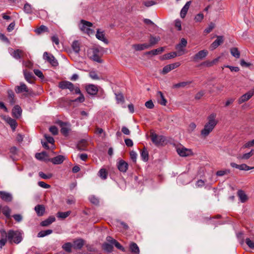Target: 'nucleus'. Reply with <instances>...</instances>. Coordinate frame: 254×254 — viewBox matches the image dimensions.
<instances>
[{
	"mask_svg": "<svg viewBox=\"0 0 254 254\" xmlns=\"http://www.w3.org/2000/svg\"><path fill=\"white\" fill-rule=\"evenodd\" d=\"M216 114H211L207 117L208 122L205 125L204 128L201 131V135L203 137L207 136L214 129L217 124L216 120Z\"/></svg>",
	"mask_w": 254,
	"mask_h": 254,
	"instance_id": "obj_1",
	"label": "nucleus"
},
{
	"mask_svg": "<svg viewBox=\"0 0 254 254\" xmlns=\"http://www.w3.org/2000/svg\"><path fill=\"white\" fill-rule=\"evenodd\" d=\"M59 87L62 89H68L70 92L74 90L75 94H80V90L79 87H74L73 83L68 81H63L59 83Z\"/></svg>",
	"mask_w": 254,
	"mask_h": 254,
	"instance_id": "obj_2",
	"label": "nucleus"
},
{
	"mask_svg": "<svg viewBox=\"0 0 254 254\" xmlns=\"http://www.w3.org/2000/svg\"><path fill=\"white\" fill-rule=\"evenodd\" d=\"M7 238L10 243H19L22 239V234L18 231L10 230L7 234Z\"/></svg>",
	"mask_w": 254,
	"mask_h": 254,
	"instance_id": "obj_3",
	"label": "nucleus"
},
{
	"mask_svg": "<svg viewBox=\"0 0 254 254\" xmlns=\"http://www.w3.org/2000/svg\"><path fill=\"white\" fill-rule=\"evenodd\" d=\"M92 26V23L90 22L84 20H81L79 27L81 31L87 33L88 35H91L94 34V31L90 28Z\"/></svg>",
	"mask_w": 254,
	"mask_h": 254,
	"instance_id": "obj_4",
	"label": "nucleus"
},
{
	"mask_svg": "<svg viewBox=\"0 0 254 254\" xmlns=\"http://www.w3.org/2000/svg\"><path fill=\"white\" fill-rule=\"evenodd\" d=\"M150 137L151 141L153 143H164L165 142L167 143L171 142L166 136L162 135L158 136L153 131L150 132Z\"/></svg>",
	"mask_w": 254,
	"mask_h": 254,
	"instance_id": "obj_5",
	"label": "nucleus"
},
{
	"mask_svg": "<svg viewBox=\"0 0 254 254\" xmlns=\"http://www.w3.org/2000/svg\"><path fill=\"white\" fill-rule=\"evenodd\" d=\"M88 55L89 58L94 61L101 63L99 55V50L97 48H94L88 51Z\"/></svg>",
	"mask_w": 254,
	"mask_h": 254,
	"instance_id": "obj_6",
	"label": "nucleus"
},
{
	"mask_svg": "<svg viewBox=\"0 0 254 254\" xmlns=\"http://www.w3.org/2000/svg\"><path fill=\"white\" fill-rule=\"evenodd\" d=\"M43 58L45 61L50 63L53 66H57L59 64L58 61L54 56L47 52L44 53Z\"/></svg>",
	"mask_w": 254,
	"mask_h": 254,
	"instance_id": "obj_7",
	"label": "nucleus"
},
{
	"mask_svg": "<svg viewBox=\"0 0 254 254\" xmlns=\"http://www.w3.org/2000/svg\"><path fill=\"white\" fill-rule=\"evenodd\" d=\"M208 54V52L207 50H203L195 54L191 57V59L193 62H197L204 59L207 56Z\"/></svg>",
	"mask_w": 254,
	"mask_h": 254,
	"instance_id": "obj_8",
	"label": "nucleus"
},
{
	"mask_svg": "<svg viewBox=\"0 0 254 254\" xmlns=\"http://www.w3.org/2000/svg\"><path fill=\"white\" fill-rule=\"evenodd\" d=\"M187 45V41L185 38H182L181 42L177 44L176 46V49L178 51V56H181L184 54V48L186 47Z\"/></svg>",
	"mask_w": 254,
	"mask_h": 254,
	"instance_id": "obj_9",
	"label": "nucleus"
},
{
	"mask_svg": "<svg viewBox=\"0 0 254 254\" xmlns=\"http://www.w3.org/2000/svg\"><path fill=\"white\" fill-rule=\"evenodd\" d=\"M177 151L178 154L182 157L188 156L192 154V152L190 149L186 148L184 147L177 148Z\"/></svg>",
	"mask_w": 254,
	"mask_h": 254,
	"instance_id": "obj_10",
	"label": "nucleus"
},
{
	"mask_svg": "<svg viewBox=\"0 0 254 254\" xmlns=\"http://www.w3.org/2000/svg\"><path fill=\"white\" fill-rule=\"evenodd\" d=\"M128 164L123 160H120L117 163V167L120 171L125 173L126 172L128 168Z\"/></svg>",
	"mask_w": 254,
	"mask_h": 254,
	"instance_id": "obj_11",
	"label": "nucleus"
},
{
	"mask_svg": "<svg viewBox=\"0 0 254 254\" xmlns=\"http://www.w3.org/2000/svg\"><path fill=\"white\" fill-rule=\"evenodd\" d=\"M106 241L114 245L117 249L122 251H125L124 248L119 243H118L116 240L113 239L110 236H108L106 238Z\"/></svg>",
	"mask_w": 254,
	"mask_h": 254,
	"instance_id": "obj_12",
	"label": "nucleus"
},
{
	"mask_svg": "<svg viewBox=\"0 0 254 254\" xmlns=\"http://www.w3.org/2000/svg\"><path fill=\"white\" fill-rule=\"evenodd\" d=\"M86 90L89 94L94 95L98 92V88L96 85L89 84L86 86Z\"/></svg>",
	"mask_w": 254,
	"mask_h": 254,
	"instance_id": "obj_13",
	"label": "nucleus"
},
{
	"mask_svg": "<svg viewBox=\"0 0 254 254\" xmlns=\"http://www.w3.org/2000/svg\"><path fill=\"white\" fill-rule=\"evenodd\" d=\"M60 126L61 127V133L64 136H67L70 130V126L63 122H61Z\"/></svg>",
	"mask_w": 254,
	"mask_h": 254,
	"instance_id": "obj_14",
	"label": "nucleus"
},
{
	"mask_svg": "<svg viewBox=\"0 0 254 254\" xmlns=\"http://www.w3.org/2000/svg\"><path fill=\"white\" fill-rule=\"evenodd\" d=\"M254 95V92L249 91L243 95L238 100V103L241 104L249 100Z\"/></svg>",
	"mask_w": 254,
	"mask_h": 254,
	"instance_id": "obj_15",
	"label": "nucleus"
},
{
	"mask_svg": "<svg viewBox=\"0 0 254 254\" xmlns=\"http://www.w3.org/2000/svg\"><path fill=\"white\" fill-rule=\"evenodd\" d=\"M22 113V109L19 105H15L12 110V116L16 118H19L21 117Z\"/></svg>",
	"mask_w": 254,
	"mask_h": 254,
	"instance_id": "obj_16",
	"label": "nucleus"
},
{
	"mask_svg": "<svg viewBox=\"0 0 254 254\" xmlns=\"http://www.w3.org/2000/svg\"><path fill=\"white\" fill-rule=\"evenodd\" d=\"M157 97L158 103L163 106H166L167 100L165 99L163 93L161 91H158L157 93Z\"/></svg>",
	"mask_w": 254,
	"mask_h": 254,
	"instance_id": "obj_17",
	"label": "nucleus"
},
{
	"mask_svg": "<svg viewBox=\"0 0 254 254\" xmlns=\"http://www.w3.org/2000/svg\"><path fill=\"white\" fill-rule=\"evenodd\" d=\"M223 37L222 36H217V39L211 44V48L214 49L218 47L223 42Z\"/></svg>",
	"mask_w": 254,
	"mask_h": 254,
	"instance_id": "obj_18",
	"label": "nucleus"
},
{
	"mask_svg": "<svg viewBox=\"0 0 254 254\" xmlns=\"http://www.w3.org/2000/svg\"><path fill=\"white\" fill-rule=\"evenodd\" d=\"M0 198L5 201H10L12 199V196L11 193L5 191H0Z\"/></svg>",
	"mask_w": 254,
	"mask_h": 254,
	"instance_id": "obj_19",
	"label": "nucleus"
},
{
	"mask_svg": "<svg viewBox=\"0 0 254 254\" xmlns=\"http://www.w3.org/2000/svg\"><path fill=\"white\" fill-rule=\"evenodd\" d=\"M15 91L17 93H20L23 92H29V90L27 86L23 83H20L19 86H16Z\"/></svg>",
	"mask_w": 254,
	"mask_h": 254,
	"instance_id": "obj_20",
	"label": "nucleus"
},
{
	"mask_svg": "<svg viewBox=\"0 0 254 254\" xmlns=\"http://www.w3.org/2000/svg\"><path fill=\"white\" fill-rule=\"evenodd\" d=\"M35 157L37 159L40 161H47L49 159L48 155L45 151H43L40 153H37L35 154Z\"/></svg>",
	"mask_w": 254,
	"mask_h": 254,
	"instance_id": "obj_21",
	"label": "nucleus"
},
{
	"mask_svg": "<svg viewBox=\"0 0 254 254\" xmlns=\"http://www.w3.org/2000/svg\"><path fill=\"white\" fill-rule=\"evenodd\" d=\"M190 3L191 1H189L187 2L185 5L182 8L180 12V16L181 17V18H184L185 17L189 10V8L190 7Z\"/></svg>",
	"mask_w": 254,
	"mask_h": 254,
	"instance_id": "obj_22",
	"label": "nucleus"
},
{
	"mask_svg": "<svg viewBox=\"0 0 254 254\" xmlns=\"http://www.w3.org/2000/svg\"><path fill=\"white\" fill-rule=\"evenodd\" d=\"M5 120L9 125L12 130H15L17 125L16 121L9 117H6Z\"/></svg>",
	"mask_w": 254,
	"mask_h": 254,
	"instance_id": "obj_23",
	"label": "nucleus"
},
{
	"mask_svg": "<svg viewBox=\"0 0 254 254\" xmlns=\"http://www.w3.org/2000/svg\"><path fill=\"white\" fill-rule=\"evenodd\" d=\"M96 37L99 40H101L106 44H108V40L105 37V34L103 31H100L99 29H98L96 34Z\"/></svg>",
	"mask_w": 254,
	"mask_h": 254,
	"instance_id": "obj_24",
	"label": "nucleus"
},
{
	"mask_svg": "<svg viewBox=\"0 0 254 254\" xmlns=\"http://www.w3.org/2000/svg\"><path fill=\"white\" fill-rule=\"evenodd\" d=\"M84 244V241L82 239H78L73 242V247L76 249H81Z\"/></svg>",
	"mask_w": 254,
	"mask_h": 254,
	"instance_id": "obj_25",
	"label": "nucleus"
},
{
	"mask_svg": "<svg viewBox=\"0 0 254 254\" xmlns=\"http://www.w3.org/2000/svg\"><path fill=\"white\" fill-rule=\"evenodd\" d=\"M10 55L15 59H19L21 58V54L22 53V51L20 50L17 49L16 50H13L11 49L10 50Z\"/></svg>",
	"mask_w": 254,
	"mask_h": 254,
	"instance_id": "obj_26",
	"label": "nucleus"
},
{
	"mask_svg": "<svg viewBox=\"0 0 254 254\" xmlns=\"http://www.w3.org/2000/svg\"><path fill=\"white\" fill-rule=\"evenodd\" d=\"M192 82L191 81H183L181 82L176 84H175L173 85V88H185L187 86H189Z\"/></svg>",
	"mask_w": 254,
	"mask_h": 254,
	"instance_id": "obj_27",
	"label": "nucleus"
},
{
	"mask_svg": "<svg viewBox=\"0 0 254 254\" xmlns=\"http://www.w3.org/2000/svg\"><path fill=\"white\" fill-rule=\"evenodd\" d=\"M7 234L5 231H2L1 232V237L0 239V250L2 248V247L5 245L6 242H7Z\"/></svg>",
	"mask_w": 254,
	"mask_h": 254,
	"instance_id": "obj_28",
	"label": "nucleus"
},
{
	"mask_svg": "<svg viewBox=\"0 0 254 254\" xmlns=\"http://www.w3.org/2000/svg\"><path fill=\"white\" fill-rule=\"evenodd\" d=\"M64 157L62 155H59L51 159V162L54 164H60L63 162Z\"/></svg>",
	"mask_w": 254,
	"mask_h": 254,
	"instance_id": "obj_29",
	"label": "nucleus"
},
{
	"mask_svg": "<svg viewBox=\"0 0 254 254\" xmlns=\"http://www.w3.org/2000/svg\"><path fill=\"white\" fill-rule=\"evenodd\" d=\"M133 48L136 51H141L150 47V45L148 44H136L133 45Z\"/></svg>",
	"mask_w": 254,
	"mask_h": 254,
	"instance_id": "obj_30",
	"label": "nucleus"
},
{
	"mask_svg": "<svg viewBox=\"0 0 254 254\" xmlns=\"http://www.w3.org/2000/svg\"><path fill=\"white\" fill-rule=\"evenodd\" d=\"M56 220L54 216H50L46 220L43 221L41 223V225L42 226H48Z\"/></svg>",
	"mask_w": 254,
	"mask_h": 254,
	"instance_id": "obj_31",
	"label": "nucleus"
},
{
	"mask_svg": "<svg viewBox=\"0 0 254 254\" xmlns=\"http://www.w3.org/2000/svg\"><path fill=\"white\" fill-rule=\"evenodd\" d=\"M35 210L38 216H42L45 211V207L42 205H37L35 207Z\"/></svg>",
	"mask_w": 254,
	"mask_h": 254,
	"instance_id": "obj_32",
	"label": "nucleus"
},
{
	"mask_svg": "<svg viewBox=\"0 0 254 254\" xmlns=\"http://www.w3.org/2000/svg\"><path fill=\"white\" fill-rule=\"evenodd\" d=\"M238 195L242 202H245L248 199V197L244 191L239 190L238 191Z\"/></svg>",
	"mask_w": 254,
	"mask_h": 254,
	"instance_id": "obj_33",
	"label": "nucleus"
},
{
	"mask_svg": "<svg viewBox=\"0 0 254 254\" xmlns=\"http://www.w3.org/2000/svg\"><path fill=\"white\" fill-rule=\"evenodd\" d=\"M129 249L131 252L134 254H138L139 253V249L136 244L131 243L129 246Z\"/></svg>",
	"mask_w": 254,
	"mask_h": 254,
	"instance_id": "obj_34",
	"label": "nucleus"
},
{
	"mask_svg": "<svg viewBox=\"0 0 254 254\" xmlns=\"http://www.w3.org/2000/svg\"><path fill=\"white\" fill-rule=\"evenodd\" d=\"M113 244L107 242V243H105L103 245L102 248L105 251L107 252H111L113 248Z\"/></svg>",
	"mask_w": 254,
	"mask_h": 254,
	"instance_id": "obj_35",
	"label": "nucleus"
},
{
	"mask_svg": "<svg viewBox=\"0 0 254 254\" xmlns=\"http://www.w3.org/2000/svg\"><path fill=\"white\" fill-rule=\"evenodd\" d=\"M1 211L7 218H9L10 216L11 210L7 206L2 207L1 206Z\"/></svg>",
	"mask_w": 254,
	"mask_h": 254,
	"instance_id": "obj_36",
	"label": "nucleus"
},
{
	"mask_svg": "<svg viewBox=\"0 0 254 254\" xmlns=\"http://www.w3.org/2000/svg\"><path fill=\"white\" fill-rule=\"evenodd\" d=\"M24 11L27 14H31L33 13V8L31 4L26 3L24 4L23 7Z\"/></svg>",
	"mask_w": 254,
	"mask_h": 254,
	"instance_id": "obj_37",
	"label": "nucleus"
},
{
	"mask_svg": "<svg viewBox=\"0 0 254 254\" xmlns=\"http://www.w3.org/2000/svg\"><path fill=\"white\" fill-rule=\"evenodd\" d=\"M95 133L101 138H104L106 136L105 131L101 128L96 127L95 129Z\"/></svg>",
	"mask_w": 254,
	"mask_h": 254,
	"instance_id": "obj_38",
	"label": "nucleus"
},
{
	"mask_svg": "<svg viewBox=\"0 0 254 254\" xmlns=\"http://www.w3.org/2000/svg\"><path fill=\"white\" fill-rule=\"evenodd\" d=\"M53 232V231L52 230H46L45 231H41L39 232L38 234V237L39 238L41 237H44L45 236H46L47 235H49L51 234H52Z\"/></svg>",
	"mask_w": 254,
	"mask_h": 254,
	"instance_id": "obj_39",
	"label": "nucleus"
},
{
	"mask_svg": "<svg viewBox=\"0 0 254 254\" xmlns=\"http://www.w3.org/2000/svg\"><path fill=\"white\" fill-rule=\"evenodd\" d=\"M231 55L236 58H239L240 57V53L237 48H232L230 49Z\"/></svg>",
	"mask_w": 254,
	"mask_h": 254,
	"instance_id": "obj_40",
	"label": "nucleus"
},
{
	"mask_svg": "<svg viewBox=\"0 0 254 254\" xmlns=\"http://www.w3.org/2000/svg\"><path fill=\"white\" fill-rule=\"evenodd\" d=\"M71 213V212L70 211H68L66 212H59L57 213V217L61 219H64L68 217L70 214Z\"/></svg>",
	"mask_w": 254,
	"mask_h": 254,
	"instance_id": "obj_41",
	"label": "nucleus"
},
{
	"mask_svg": "<svg viewBox=\"0 0 254 254\" xmlns=\"http://www.w3.org/2000/svg\"><path fill=\"white\" fill-rule=\"evenodd\" d=\"M141 157L142 159L145 162H146L148 160V153L145 148H144L141 152Z\"/></svg>",
	"mask_w": 254,
	"mask_h": 254,
	"instance_id": "obj_42",
	"label": "nucleus"
},
{
	"mask_svg": "<svg viewBox=\"0 0 254 254\" xmlns=\"http://www.w3.org/2000/svg\"><path fill=\"white\" fill-rule=\"evenodd\" d=\"M164 50V48L163 47H161L156 49H154L153 50H151L148 52V54H152L153 55H156L159 54H161L162 53Z\"/></svg>",
	"mask_w": 254,
	"mask_h": 254,
	"instance_id": "obj_43",
	"label": "nucleus"
},
{
	"mask_svg": "<svg viewBox=\"0 0 254 254\" xmlns=\"http://www.w3.org/2000/svg\"><path fill=\"white\" fill-rule=\"evenodd\" d=\"M159 40V37L151 36L149 40L150 43L148 44V45H150V47H151L157 44Z\"/></svg>",
	"mask_w": 254,
	"mask_h": 254,
	"instance_id": "obj_44",
	"label": "nucleus"
},
{
	"mask_svg": "<svg viewBox=\"0 0 254 254\" xmlns=\"http://www.w3.org/2000/svg\"><path fill=\"white\" fill-rule=\"evenodd\" d=\"M23 73L25 77V79L26 81L29 82V83H31V79L33 77V74L32 72H27L26 70H23Z\"/></svg>",
	"mask_w": 254,
	"mask_h": 254,
	"instance_id": "obj_45",
	"label": "nucleus"
},
{
	"mask_svg": "<svg viewBox=\"0 0 254 254\" xmlns=\"http://www.w3.org/2000/svg\"><path fill=\"white\" fill-rule=\"evenodd\" d=\"M253 154V150H251V151L248 153H245L243 154L242 156H240L238 157V158L242 159H248L250 158Z\"/></svg>",
	"mask_w": 254,
	"mask_h": 254,
	"instance_id": "obj_46",
	"label": "nucleus"
},
{
	"mask_svg": "<svg viewBox=\"0 0 254 254\" xmlns=\"http://www.w3.org/2000/svg\"><path fill=\"white\" fill-rule=\"evenodd\" d=\"M72 245L70 243H66L63 246V248L67 252L70 253L71 252V247Z\"/></svg>",
	"mask_w": 254,
	"mask_h": 254,
	"instance_id": "obj_47",
	"label": "nucleus"
},
{
	"mask_svg": "<svg viewBox=\"0 0 254 254\" xmlns=\"http://www.w3.org/2000/svg\"><path fill=\"white\" fill-rule=\"evenodd\" d=\"M8 98L9 99V102L11 104H13L15 103L14 101V93L12 91H8Z\"/></svg>",
	"mask_w": 254,
	"mask_h": 254,
	"instance_id": "obj_48",
	"label": "nucleus"
},
{
	"mask_svg": "<svg viewBox=\"0 0 254 254\" xmlns=\"http://www.w3.org/2000/svg\"><path fill=\"white\" fill-rule=\"evenodd\" d=\"M252 169H254V167H249L245 164H243L241 165H239L238 169H239L240 170L248 171V170H251Z\"/></svg>",
	"mask_w": 254,
	"mask_h": 254,
	"instance_id": "obj_49",
	"label": "nucleus"
},
{
	"mask_svg": "<svg viewBox=\"0 0 254 254\" xmlns=\"http://www.w3.org/2000/svg\"><path fill=\"white\" fill-rule=\"evenodd\" d=\"M99 176L103 179H105L107 178V172L104 169H101L99 172Z\"/></svg>",
	"mask_w": 254,
	"mask_h": 254,
	"instance_id": "obj_50",
	"label": "nucleus"
},
{
	"mask_svg": "<svg viewBox=\"0 0 254 254\" xmlns=\"http://www.w3.org/2000/svg\"><path fill=\"white\" fill-rule=\"evenodd\" d=\"M48 30V27L45 25H41L40 27L36 30V32L38 34H40L43 32L47 31Z\"/></svg>",
	"mask_w": 254,
	"mask_h": 254,
	"instance_id": "obj_51",
	"label": "nucleus"
},
{
	"mask_svg": "<svg viewBox=\"0 0 254 254\" xmlns=\"http://www.w3.org/2000/svg\"><path fill=\"white\" fill-rule=\"evenodd\" d=\"M203 14L202 13H199L195 16L194 19L196 22H199L203 20Z\"/></svg>",
	"mask_w": 254,
	"mask_h": 254,
	"instance_id": "obj_52",
	"label": "nucleus"
},
{
	"mask_svg": "<svg viewBox=\"0 0 254 254\" xmlns=\"http://www.w3.org/2000/svg\"><path fill=\"white\" fill-rule=\"evenodd\" d=\"M72 47L74 51L76 53H78L79 51H80L79 44L77 41H74L72 43Z\"/></svg>",
	"mask_w": 254,
	"mask_h": 254,
	"instance_id": "obj_53",
	"label": "nucleus"
},
{
	"mask_svg": "<svg viewBox=\"0 0 254 254\" xmlns=\"http://www.w3.org/2000/svg\"><path fill=\"white\" fill-rule=\"evenodd\" d=\"M215 27V24L213 23H210L208 27L205 28L204 30V33L208 34L210 33Z\"/></svg>",
	"mask_w": 254,
	"mask_h": 254,
	"instance_id": "obj_54",
	"label": "nucleus"
},
{
	"mask_svg": "<svg viewBox=\"0 0 254 254\" xmlns=\"http://www.w3.org/2000/svg\"><path fill=\"white\" fill-rule=\"evenodd\" d=\"M246 243L251 249H254V241L251 240L250 238H247Z\"/></svg>",
	"mask_w": 254,
	"mask_h": 254,
	"instance_id": "obj_55",
	"label": "nucleus"
},
{
	"mask_svg": "<svg viewBox=\"0 0 254 254\" xmlns=\"http://www.w3.org/2000/svg\"><path fill=\"white\" fill-rule=\"evenodd\" d=\"M116 100L118 103H123L124 101V98L122 94L119 93L116 94Z\"/></svg>",
	"mask_w": 254,
	"mask_h": 254,
	"instance_id": "obj_56",
	"label": "nucleus"
},
{
	"mask_svg": "<svg viewBox=\"0 0 254 254\" xmlns=\"http://www.w3.org/2000/svg\"><path fill=\"white\" fill-rule=\"evenodd\" d=\"M39 176L42 178V179H50L52 175V174H48V175H46L45 174H44L43 172H40L39 173Z\"/></svg>",
	"mask_w": 254,
	"mask_h": 254,
	"instance_id": "obj_57",
	"label": "nucleus"
},
{
	"mask_svg": "<svg viewBox=\"0 0 254 254\" xmlns=\"http://www.w3.org/2000/svg\"><path fill=\"white\" fill-rule=\"evenodd\" d=\"M196 127V125H195V123H191L188 127V130L190 132H192L194 130Z\"/></svg>",
	"mask_w": 254,
	"mask_h": 254,
	"instance_id": "obj_58",
	"label": "nucleus"
},
{
	"mask_svg": "<svg viewBox=\"0 0 254 254\" xmlns=\"http://www.w3.org/2000/svg\"><path fill=\"white\" fill-rule=\"evenodd\" d=\"M38 184L40 187L44 189H49L51 187V186L47 184L46 183L42 181L39 182L38 183Z\"/></svg>",
	"mask_w": 254,
	"mask_h": 254,
	"instance_id": "obj_59",
	"label": "nucleus"
},
{
	"mask_svg": "<svg viewBox=\"0 0 254 254\" xmlns=\"http://www.w3.org/2000/svg\"><path fill=\"white\" fill-rule=\"evenodd\" d=\"M89 76L93 79L98 80L99 78L95 71H92L89 73Z\"/></svg>",
	"mask_w": 254,
	"mask_h": 254,
	"instance_id": "obj_60",
	"label": "nucleus"
},
{
	"mask_svg": "<svg viewBox=\"0 0 254 254\" xmlns=\"http://www.w3.org/2000/svg\"><path fill=\"white\" fill-rule=\"evenodd\" d=\"M50 131L54 135L57 134L58 133V129L55 126H52L49 128Z\"/></svg>",
	"mask_w": 254,
	"mask_h": 254,
	"instance_id": "obj_61",
	"label": "nucleus"
},
{
	"mask_svg": "<svg viewBox=\"0 0 254 254\" xmlns=\"http://www.w3.org/2000/svg\"><path fill=\"white\" fill-rule=\"evenodd\" d=\"M130 156L131 159L133 161L135 162L137 158V154L134 151H131L130 152Z\"/></svg>",
	"mask_w": 254,
	"mask_h": 254,
	"instance_id": "obj_62",
	"label": "nucleus"
},
{
	"mask_svg": "<svg viewBox=\"0 0 254 254\" xmlns=\"http://www.w3.org/2000/svg\"><path fill=\"white\" fill-rule=\"evenodd\" d=\"M34 72L35 74V75H36L38 77L41 78H44L43 74L41 70L39 69H34Z\"/></svg>",
	"mask_w": 254,
	"mask_h": 254,
	"instance_id": "obj_63",
	"label": "nucleus"
},
{
	"mask_svg": "<svg viewBox=\"0 0 254 254\" xmlns=\"http://www.w3.org/2000/svg\"><path fill=\"white\" fill-rule=\"evenodd\" d=\"M89 200L91 203L94 204H97L99 202L98 198L95 197L94 196H91L89 197Z\"/></svg>",
	"mask_w": 254,
	"mask_h": 254,
	"instance_id": "obj_64",
	"label": "nucleus"
}]
</instances>
